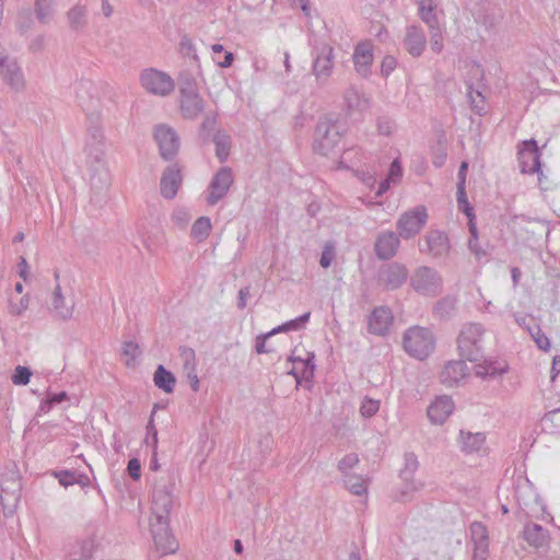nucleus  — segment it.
<instances>
[{
  "label": "nucleus",
  "mask_w": 560,
  "mask_h": 560,
  "mask_svg": "<svg viewBox=\"0 0 560 560\" xmlns=\"http://www.w3.org/2000/svg\"><path fill=\"white\" fill-rule=\"evenodd\" d=\"M345 485L347 489L354 495H362L368 491L366 480L357 475L345 476Z\"/></svg>",
  "instance_id": "nucleus-43"
},
{
  "label": "nucleus",
  "mask_w": 560,
  "mask_h": 560,
  "mask_svg": "<svg viewBox=\"0 0 560 560\" xmlns=\"http://www.w3.org/2000/svg\"><path fill=\"white\" fill-rule=\"evenodd\" d=\"M410 285L417 293L433 298L442 292L443 279L434 268L421 266L410 277Z\"/></svg>",
  "instance_id": "nucleus-6"
},
{
  "label": "nucleus",
  "mask_w": 560,
  "mask_h": 560,
  "mask_svg": "<svg viewBox=\"0 0 560 560\" xmlns=\"http://www.w3.org/2000/svg\"><path fill=\"white\" fill-rule=\"evenodd\" d=\"M179 358L183 362V370L196 369V353L195 350L189 347L179 348Z\"/></svg>",
  "instance_id": "nucleus-50"
},
{
  "label": "nucleus",
  "mask_w": 560,
  "mask_h": 560,
  "mask_svg": "<svg viewBox=\"0 0 560 560\" xmlns=\"http://www.w3.org/2000/svg\"><path fill=\"white\" fill-rule=\"evenodd\" d=\"M182 179L180 170L177 164L167 166L160 182L161 195L166 199H173L182 185Z\"/></svg>",
  "instance_id": "nucleus-23"
},
{
  "label": "nucleus",
  "mask_w": 560,
  "mask_h": 560,
  "mask_svg": "<svg viewBox=\"0 0 560 560\" xmlns=\"http://www.w3.org/2000/svg\"><path fill=\"white\" fill-rule=\"evenodd\" d=\"M343 100L350 112H362L369 106V100L354 86H349L345 91Z\"/></svg>",
  "instance_id": "nucleus-31"
},
{
  "label": "nucleus",
  "mask_w": 560,
  "mask_h": 560,
  "mask_svg": "<svg viewBox=\"0 0 560 560\" xmlns=\"http://www.w3.org/2000/svg\"><path fill=\"white\" fill-rule=\"evenodd\" d=\"M381 401L378 399L364 396L360 405V415L363 418H372L380 410Z\"/></svg>",
  "instance_id": "nucleus-47"
},
{
  "label": "nucleus",
  "mask_w": 560,
  "mask_h": 560,
  "mask_svg": "<svg viewBox=\"0 0 560 560\" xmlns=\"http://www.w3.org/2000/svg\"><path fill=\"white\" fill-rule=\"evenodd\" d=\"M179 47H180V51L184 55L189 56V57L192 56L194 58H196L195 45H194L192 40L189 37L184 36L180 39Z\"/></svg>",
  "instance_id": "nucleus-64"
},
{
  "label": "nucleus",
  "mask_w": 560,
  "mask_h": 560,
  "mask_svg": "<svg viewBox=\"0 0 560 560\" xmlns=\"http://www.w3.org/2000/svg\"><path fill=\"white\" fill-rule=\"evenodd\" d=\"M343 126L330 118L320 119L315 128L313 149L327 156L338 147L343 136Z\"/></svg>",
  "instance_id": "nucleus-2"
},
{
  "label": "nucleus",
  "mask_w": 560,
  "mask_h": 560,
  "mask_svg": "<svg viewBox=\"0 0 560 560\" xmlns=\"http://www.w3.org/2000/svg\"><path fill=\"white\" fill-rule=\"evenodd\" d=\"M404 467L400 470L416 472L419 467V462L417 456L413 453H407L405 454L404 458Z\"/></svg>",
  "instance_id": "nucleus-61"
},
{
  "label": "nucleus",
  "mask_w": 560,
  "mask_h": 560,
  "mask_svg": "<svg viewBox=\"0 0 560 560\" xmlns=\"http://www.w3.org/2000/svg\"><path fill=\"white\" fill-rule=\"evenodd\" d=\"M33 24L32 12L30 9H21L18 13L16 25L24 33L27 32Z\"/></svg>",
  "instance_id": "nucleus-54"
},
{
  "label": "nucleus",
  "mask_w": 560,
  "mask_h": 560,
  "mask_svg": "<svg viewBox=\"0 0 560 560\" xmlns=\"http://www.w3.org/2000/svg\"><path fill=\"white\" fill-rule=\"evenodd\" d=\"M428 220L427 209L423 206L402 213L397 220L396 226L399 236L409 240L423 229Z\"/></svg>",
  "instance_id": "nucleus-12"
},
{
  "label": "nucleus",
  "mask_w": 560,
  "mask_h": 560,
  "mask_svg": "<svg viewBox=\"0 0 560 560\" xmlns=\"http://www.w3.org/2000/svg\"><path fill=\"white\" fill-rule=\"evenodd\" d=\"M353 63L355 71L362 77L368 78L371 74L373 63V45L371 42H361L354 47Z\"/></svg>",
  "instance_id": "nucleus-18"
},
{
  "label": "nucleus",
  "mask_w": 560,
  "mask_h": 560,
  "mask_svg": "<svg viewBox=\"0 0 560 560\" xmlns=\"http://www.w3.org/2000/svg\"><path fill=\"white\" fill-rule=\"evenodd\" d=\"M54 0H35L34 9L37 20L47 23L52 14Z\"/></svg>",
  "instance_id": "nucleus-44"
},
{
  "label": "nucleus",
  "mask_w": 560,
  "mask_h": 560,
  "mask_svg": "<svg viewBox=\"0 0 560 560\" xmlns=\"http://www.w3.org/2000/svg\"><path fill=\"white\" fill-rule=\"evenodd\" d=\"M393 324V314L388 307L380 306L373 310L369 317V331L384 336Z\"/></svg>",
  "instance_id": "nucleus-25"
},
{
  "label": "nucleus",
  "mask_w": 560,
  "mask_h": 560,
  "mask_svg": "<svg viewBox=\"0 0 560 560\" xmlns=\"http://www.w3.org/2000/svg\"><path fill=\"white\" fill-rule=\"evenodd\" d=\"M335 52L334 48L329 45L318 47L314 54L312 72L319 86L325 85L334 71Z\"/></svg>",
  "instance_id": "nucleus-13"
},
{
  "label": "nucleus",
  "mask_w": 560,
  "mask_h": 560,
  "mask_svg": "<svg viewBox=\"0 0 560 560\" xmlns=\"http://www.w3.org/2000/svg\"><path fill=\"white\" fill-rule=\"evenodd\" d=\"M485 329L480 324L469 323L463 326L457 338L462 358L475 362L482 357V337Z\"/></svg>",
  "instance_id": "nucleus-4"
},
{
  "label": "nucleus",
  "mask_w": 560,
  "mask_h": 560,
  "mask_svg": "<svg viewBox=\"0 0 560 560\" xmlns=\"http://www.w3.org/2000/svg\"><path fill=\"white\" fill-rule=\"evenodd\" d=\"M310 317H311V313L307 312V313L296 317L295 319H291L280 326L273 328L272 332L277 334V332H281V331L299 330L310 320Z\"/></svg>",
  "instance_id": "nucleus-46"
},
{
  "label": "nucleus",
  "mask_w": 560,
  "mask_h": 560,
  "mask_svg": "<svg viewBox=\"0 0 560 560\" xmlns=\"http://www.w3.org/2000/svg\"><path fill=\"white\" fill-rule=\"evenodd\" d=\"M173 495L166 485H159L153 490L150 520H170Z\"/></svg>",
  "instance_id": "nucleus-15"
},
{
  "label": "nucleus",
  "mask_w": 560,
  "mask_h": 560,
  "mask_svg": "<svg viewBox=\"0 0 560 560\" xmlns=\"http://www.w3.org/2000/svg\"><path fill=\"white\" fill-rule=\"evenodd\" d=\"M153 137L162 159L171 161L177 155L180 148V139L173 127L167 124H159L154 127Z\"/></svg>",
  "instance_id": "nucleus-8"
},
{
  "label": "nucleus",
  "mask_w": 560,
  "mask_h": 560,
  "mask_svg": "<svg viewBox=\"0 0 560 560\" xmlns=\"http://www.w3.org/2000/svg\"><path fill=\"white\" fill-rule=\"evenodd\" d=\"M32 376V371L26 366H16L12 375V382L15 385H26Z\"/></svg>",
  "instance_id": "nucleus-55"
},
{
  "label": "nucleus",
  "mask_w": 560,
  "mask_h": 560,
  "mask_svg": "<svg viewBox=\"0 0 560 560\" xmlns=\"http://www.w3.org/2000/svg\"><path fill=\"white\" fill-rule=\"evenodd\" d=\"M402 177V168L400 161L398 159H395L388 170V174L386 178H384L380 185L378 189L376 191V196L381 197L383 194H385L392 184L398 183Z\"/></svg>",
  "instance_id": "nucleus-34"
},
{
  "label": "nucleus",
  "mask_w": 560,
  "mask_h": 560,
  "mask_svg": "<svg viewBox=\"0 0 560 560\" xmlns=\"http://www.w3.org/2000/svg\"><path fill=\"white\" fill-rule=\"evenodd\" d=\"M409 277V271L404 264L393 261L383 265L377 272V284L386 291L401 288Z\"/></svg>",
  "instance_id": "nucleus-10"
},
{
  "label": "nucleus",
  "mask_w": 560,
  "mask_h": 560,
  "mask_svg": "<svg viewBox=\"0 0 560 560\" xmlns=\"http://www.w3.org/2000/svg\"><path fill=\"white\" fill-rule=\"evenodd\" d=\"M528 331L530 332L534 341L536 342L537 347L544 351L549 350L550 348V341L549 338L541 331L540 327L535 325L534 328L526 327Z\"/></svg>",
  "instance_id": "nucleus-51"
},
{
  "label": "nucleus",
  "mask_w": 560,
  "mask_h": 560,
  "mask_svg": "<svg viewBox=\"0 0 560 560\" xmlns=\"http://www.w3.org/2000/svg\"><path fill=\"white\" fill-rule=\"evenodd\" d=\"M402 46L410 56L420 57L427 47V36L423 28L416 24L407 26Z\"/></svg>",
  "instance_id": "nucleus-17"
},
{
  "label": "nucleus",
  "mask_w": 560,
  "mask_h": 560,
  "mask_svg": "<svg viewBox=\"0 0 560 560\" xmlns=\"http://www.w3.org/2000/svg\"><path fill=\"white\" fill-rule=\"evenodd\" d=\"M430 32V44L434 52L440 54L443 49L442 31L439 24L428 27Z\"/></svg>",
  "instance_id": "nucleus-52"
},
{
  "label": "nucleus",
  "mask_w": 560,
  "mask_h": 560,
  "mask_svg": "<svg viewBox=\"0 0 560 560\" xmlns=\"http://www.w3.org/2000/svg\"><path fill=\"white\" fill-rule=\"evenodd\" d=\"M105 137L103 129L97 124L88 128L85 151L91 164V186L97 190L107 189L110 183V174L104 160Z\"/></svg>",
  "instance_id": "nucleus-1"
},
{
  "label": "nucleus",
  "mask_w": 560,
  "mask_h": 560,
  "mask_svg": "<svg viewBox=\"0 0 560 560\" xmlns=\"http://www.w3.org/2000/svg\"><path fill=\"white\" fill-rule=\"evenodd\" d=\"M469 530L474 545L472 560H486L489 548V536L486 526L480 522H474Z\"/></svg>",
  "instance_id": "nucleus-20"
},
{
  "label": "nucleus",
  "mask_w": 560,
  "mask_h": 560,
  "mask_svg": "<svg viewBox=\"0 0 560 560\" xmlns=\"http://www.w3.org/2000/svg\"><path fill=\"white\" fill-rule=\"evenodd\" d=\"M467 95L470 101L471 108L476 114L482 115L486 113L485 96L479 90H474L471 85H468Z\"/></svg>",
  "instance_id": "nucleus-45"
},
{
  "label": "nucleus",
  "mask_w": 560,
  "mask_h": 560,
  "mask_svg": "<svg viewBox=\"0 0 560 560\" xmlns=\"http://www.w3.org/2000/svg\"><path fill=\"white\" fill-rule=\"evenodd\" d=\"M94 552L92 540L75 541L69 547L68 558L70 560H91Z\"/></svg>",
  "instance_id": "nucleus-33"
},
{
  "label": "nucleus",
  "mask_w": 560,
  "mask_h": 560,
  "mask_svg": "<svg viewBox=\"0 0 560 560\" xmlns=\"http://www.w3.org/2000/svg\"><path fill=\"white\" fill-rule=\"evenodd\" d=\"M0 74L13 90L22 91L24 89V75L14 59L9 57L0 58Z\"/></svg>",
  "instance_id": "nucleus-21"
},
{
  "label": "nucleus",
  "mask_w": 560,
  "mask_h": 560,
  "mask_svg": "<svg viewBox=\"0 0 560 560\" xmlns=\"http://www.w3.org/2000/svg\"><path fill=\"white\" fill-rule=\"evenodd\" d=\"M517 161L522 173L524 174H539V182H541L540 172V153L537 142L534 139L525 140L518 145Z\"/></svg>",
  "instance_id": "nucleus-14"
},
{
  "label": "nucleus",
  "mask_w": 560,
  "mask_h": 560,
  "mask_svg": "<svg viewBox=\"0 0 560 560\" xmlns=\"http://www.w3.org/2000/svg\"><path fill=\"white\" fill-rule=\"evenodd\" d=\"M416 472L400 470L404 487L395 494V500L406 502L411 499V493L423 488V483L415 478Z\"/></svg>",
  "instance_id": "nucleus-28"
},
{
  "label": "nucleus",
  "mask_w": 560,
  "mask_h": 560,
  "mask_svg": "<svg viewBox=\"0 0 560 560\" xmlns=\"http://www.w3.org/2000/svg\"><path fill=\"white\" fill-rule=\"evenodd\" d=\"M213 143L215 145V155L220 162H224L231 150V137L224 131L218 130L213 136Z\"/></svg>",
  "instance_id": "nucleus-39"
},
{
  "label": "nucleus",
  "mask_w": 560,
  "mask_h": 560,
  "mask_svg": "<svg viewBox=\"0 0 560 560\" xmlns=\"http://www.w3.org/2000/svg\"><path fill=\"white\" fill-rule=\"evenodd\" d=\"M211 221L208 217H200L191 226V236L198 242L205 241L211 231Z\"/></svg>",
  "instance_id": "nucleus-41"
},
{
  "label": "nucleus",
  "mask_w": 560,
  "mask_h": 560,
  "mask_svg": "<svg viewBox=\"0 0 560 560\" xmlns=\"http://www.w3.org/2000/svg\"><path fill=\"white\" fill-rule=\"evenodd\" d=\"M233 180L232 170L226 166L221 167L209 184L208 203L211 206L218 203L228 194Z\"/></svg>",
  "instance_id": "nucleus-16"
},
{
  "label": "nucleus",
  "mask_w": 560,
  "mask_h": 560,
  "mask_svg": "<svg viewBox=\"0 0 560 560\" xmlns=\"http://www.w3.org/2000/svg\"><path fill=\"white\" fill-rule=\"evenodd\" d=\"M468 375V368L464 360H455L447 362L441 374V382L448 387H452L458 384L462 380H464Z\"/></svg>",
  "instance_id": "nucleus-26"
},
{
  "label": "nucleus",
  "mask_w": 560,
  "mask_h": 560,
  "mask_svg": "<svg viewBox=\"0 0 560 560\" xmlns=\"http://www.w3.org/2000/svg\"><path fill=\"white\" fill-rule=\"evenodd\" d=\"M1 490L3 494L0 498V503L15 509L21 498L22 485L20 471L14 463L8 466L2 475Z\"/></svg>",
  "instance_id": "nucleus-11"
},
{
  "label": "nucleus",
  "mask_w": 560,
  "mask_h": 560,
  "mask_svg": "<svg viewBox=\"0 0 560 560\" xmlns=\"http://www.w3.org/2000/svg\"><path fill=\"white\" fill-rule=\"evenodd\" d=\"M524 539L535 548L544 547L549 538L548 530L536 523H528L523 530Z\"/></svg>",
  "instance_id": "nucleus-30"
},
{
  "label": "nucleus",
  "mask_w": 560,
  "mask_h": 560,
  "mask_svg": "<svg viewBox=\"0 0 560 560\" xmlns=\"http://www.w3.org/2000/svg\"><path fill=\"white\" fill-rule=\"evenodd\" d=\"M359 463V457L355 453L347 454L338 464V469L345 476L350 475L349 471Z\"/></svg>",
  "instance_id": "nucleus-56"
},
{
  "label": "nucleus",
  "mask_w": 560,
  "mask_h": 560,
  "mask_svg": "<svg viewBox=\"0 0 560 560\" xmlns=\"http://www.w3.org/2000/svg\"><path fill=\"white\" fill-rule=\"evenodd\" d=\"M212 49V60L221 68H229L233 60L234 55L231 51H225L221 44H214Z\"/></svg>",
  "instance_id": "nucleus-42"
},
{
  "label": "nucleus",
  "mask_w": 560,
  "mask_h": 560,
  "mask_svg": "<svg viewBox=\"0 0 560 560\" xmlns=\"http://www.w3.org/2000/svg\"><path fill=\"white\" fill-rule=\"evenodd\" d=\"M428 252L433 257H443L450 252V241L445 233L441 231H431L425 236Z\"/></svg>",
  "instance_id": "nucleus-27"
},
{
  "label": "nucleus",
  "mask_w": 560,
  "mask_h": 560,
  "mask_svg": "<svg viewBox=\"0 0 560 560\" xmlns=\"http://www.w3.org/2000/svg\"><path fill=\"white\" fill-rule=\"evenodd\" d=\"M434 10L435 4L433 3V0L419 1L418 14L420 19L428 25V27H432L439 24Z\"/></svg>",
  "instance_id": "nucleus-40"
},
{
  "label": "nucleus",
  "mask_w": 560,
  "mask_h": 560,
  "mask_svg": "<svg viewBox=\"0 0 560 560\" xmlns=\"http://www.w3.org/2000/svg\"><path fill=\"white\" fill-rule=\"evenodd\" d=\"M399 244V236L396 233L393 231L382 232L375 241V255L382 260L390 259L396 255Z\"/></svg>",
  "instance_id": "nucleus-22"
},
{
  "label": "nucleus",
  "mask_w": 560,
  "mask_h": 560,
  "mask_svg": "<svg viewBox=\"0 0 560 560\" xmlns=\"http://www.w3.org/2000/svg\"><path fill=\"white\" fill-rule=\"evenodd\" d=\"M127 470L129 476L133 480H138L141 477V464L138 458H131L128 462Z\"/></svg>",
  "instance_id": "nucleus-62"
},
{
  "label": "nucleus",
  "mask_w": 560,
  "mask_h": 560,
  "mask_svg": "<svg viewBox=\"0 0 560 560\" xmlns=\"http://www.w3.org/2000/svg\"><path fill=\"white\" fill-rule=\"evenodd\" d=\"M454 402L447 395L439 396L428 407V418L433 424H442L453 413Z\"/></svg>",
  "instance_id": "nucleus-24"
},
{
  "label": "nucleus",
  "mask_w": 560,
  "mask_h": 560,
  "mask_svg": "<svg viewBox=\"0 0 560 560\" xmlns=\"http://www.w3.org/2000/svg\"><path fill=\"white\" fill-rule=\"evenodd\" d=\"M55 476L58 479L59 483L66 488L80 482L75 472H72L70 470H61L55 472Z\"/></svg>",
  "instance_id": "nucleus-57"
},
{
  "label": "nucleus",
  "mask_w": 560,
  "mask_h": 560,
  "mask_svg": "<svg viewBox=\"0 0 560 560\" xmlns=\"http://www.w3.org/2000/svg\"><path fill=\"white\" fill-rule=\"evenodd\" d=\"M456 304L457 300L454 296L446 295L434 304L433 315L439 319H447L454 314Z\"/></svg>",
  "instance_id": "nucleus-36"
},
{
  "label": "nucleus",
  "mask_w": 560,
  "mask_h": 560,
  "mask_svg": "<svg viewBox=\"0 0 560 560\" xmlns=\"http://www.w3.org/2000/svg\"><path fill=\"white\" fill-rule=\"evenodd\" d=\"M315 355L314 353L307 352L306 358L303 359L301 357L295 355L294 353L289 358L291 362H301L303 364L302 376L307 378L313 376L315 364H314Z\"/></svg>",
  "instance_id": "nucleus-48"
},
{
  "label": "nucleus",
  "mask_w": 560,
  "mask_h": 560,
  "mask_svg": "<svg viewBox=\"0 0 560 560\" xmlns=\"http://www.w3.org/2000/svg\"><path fill=\"white\" fill-rule=\"evenodd\" d=\"M150 532L161 556L173 555L178 550L179 544L172 534L170 520H150Z\"/></svg>",
  "instance_id": "nucleus-7"
},
{
  "label": "nucleus",
  "mask_w": 560,
  "mask_h": 560,
  "mask_svg": "<svg viewBox=\"0 0 560 560\" xmlns=\"http://www.w3.org/2000/svg\"><path fill=\"white\" fill-rule=\"evenodd\" d=\"M457 203L458 208L466 213L468 218L472 217L474 209L469 206L465 192V186H463V183L457 184Z\"/></svg>",
  "instance_id": "nucleus-53"
},
{
  "label": "nucleus",
  "mask_w": 560,
  "mask_h": 560,
  "mask_svg": "<svg viewBox=\"0 0 560 560\" xmlns=\"http://www.w3.org/2000/svg\"><path fill=\"white\" fill-rule=\"evenodd\" d=\"M172 220L179 226H185L189 220L190 215L185 209H176L172 214Z\"/></svg>",
  "instance_id": "nucleus-63"
},
{
  "label": "nucleus",
  "mask_w": 560,
  "mask_h": 560,
  "mask_svg": "<svg viewBox=\"0 0 560 560\" xmlns=\"http://www.w3.org/2000/svg\"><path fill=\"white\" fill-rule=\"evenodd\" d=\"M179 110L185 119L195 120L205 110V101L200 96L194 80L187 79L179 85Z\"/></svg>",
  "instance_id": "nucleus-5"
},
{
  "label": "nucleus",
  "mask_w": 560,
  "mask_h": 560,
  "mask_svg": "<svg viewBox=\"0 0 560 560\" xmlns=\"http://www.w3.org/2000/svg\"><path fill=\"white\" fill-rule=\"evenodd\" d=\"M121 354L125 358L126 365L131 366L135 364L136 359L141 354V350L133 341H126L122 345Z\"/></svg>",
  "instance_id": "nucleus-49"
},
{
  "label": "nucleus",
  "mask_w": 560,
  "mask_h": 560,
  "mask_svg": "<svg viewBox=\"0 0 560 560\" xmlns=\"http://www.w3.org/2000/svg\"><path fill=\"white\" fill-rule=\"evenodd\" d=\"M74 303L73 301H67L62 294V290L59 283L56 284L51 292L49 302L50 314L58 319H69L73 314Z\"/></svg>",
  "instance_id": "nucleus-19"
},
{
  "label": "nucleus",
  "mask_w": 560,
  "mask_h": 560,
  "mask_svg": "<svg viewBox=\"0 0 560 560\" xmlns=\"http://www.w3.org/2000/svg\"><path fill=\"white\" fill-rule=\"evenodd\" d=\"M140 82L142 88L153 95L166 96L174 90L173 79L167 73L153 68L141 72Z\"/></svg>",
  "instance_id": "nucleus-9"
},
{
  "label": "nucleus",
  "mask_w": 560,
  "mask_h": 560,
  "mask_svg": "<svg viewBox=\"0 0 560 560\" xmlns=\"http://www.w3.org/2000/svg\"><path fill=\"white\" fill-rule=\"evenodd\" d=\"M154 384L160 389L170 394L174 390V386L176 383L175 376L167 371L163 365H159L154 372L153 377Z\"/></svg>",
  "instance_id": "nucleus-37"
},
{
  "label": "nucleus",
  "mask_w": 560,
  "mask_h": 560,
  "mask_svg": "<svg viewBox=\"0 0 560 560\" xmlns=\"http://www.w3.org/2000/svg\"><path fill=\"white\" fill-rule=\"evenodd\" d=\"M395 128L394 121L387 117L377 119V130L381 135L389 136Z\"/></svg>",
  "instance_id": "nucleus-59"
},
{
  "label": "nucleus",
  "mask_w": 560,
  "mask_h": 560,
  "mask_svg": "<svg viewBox=\"0 0 560 560\" xmlns=\"http://www.w3.org/2000/svg\"><path fill=\"white\" fill-rule=\"evenodd\" d=\"M334 257H335V248L332 245L327 244L322 252L319 265L323 268H328L331 265Z\"/></svg>",
  "instance_id": "nucleus-58"
},
{
  "label": "nucleus",
  "mask_w": 560,
  "mask_h": 560,
  "mask_svg": "<svg viewBox=\"0 0 560 560\" xmlns=\"http://www.w3.org/2000/svg\"><path fill=\"white\" fill-rule=\"evenodd\" d=\"M69 25L72 30L79 31L88 23V10L83 4L73 5L67 13Z\"/></svg>",
  "instance_id": "nucleus-35"
},
{
  "label": "nucleus",
  "mask_w": 560,
  "mask_h": 560,
  "mask_svg": "<svg viewBox=\"0 0 560 560\" xmlns=\"http://www.w3.org/2000/svg\"><path fill=\"white\" fill-rule=\"evenodd\" d=\"M405 351L412 358L424 360L435 348V338L428 328L413 326L408 328L402 338Z\"/></svg>",
  "instance_id": "nucleus-3"
},
{
  "label": "nucleus",
  "mask_w": 560,
  "mask_h": 560,
  "mask_svg": "<svg viewBox=\"0 0 560 560\" xmlns=\"http://www.w3.org/2000/svg\"><path fill=\"white\" fill-rule=\"evenodd\" d=\"M397 61L393 56H385L381 65V73L384 77H388L396 68Z\"/></svg>",
  "instance_id": "nucleus-60"
},
{
  "label": "nucleus",
  "mask_w": 560,
  "mask_h": 560,
  "mask_svg": "<svg viewBox=\"0 0 560 560\" xmlns=\"http://www.w3.org/2000/svg\"><path fill=\"white\" fill-rule=\"evenodd\" d=\"M460 447L465 453H474L479 452L485 442L486 436L483 433H471L460 431Z\"/></svg>",
  "instance_id": "nucleus-32"
},
{
  "label": "nucleus",
  "mask_w": 560,
  "mask_h": 560,
  "mask_svg": "<svg viewBox=\"0 0 560 560\" xmlns=\"http://www.w3.org/2000/svg\"><path fill=\"white\" fill-rule=\"evenodd\" d=\"M514 495L521 506H527L530 500L536 498V493L534 492L530 482L525 478L517 479Z\"/></svg>",
  "instance_id": "nucleus-38"
},
{
  "label": "nucleus",
  "mask_w": 560,
  "mask_h": 560,
  "mask_svg": "<svg viewBox=\"0 0 560 560\" xmlns=\"http://www.w3.org/2000/svg\"><path fill=\"white\" fill-rule=\"evenodd\" d=\"M508 371L509 364L505 361L485 360L483 363L476 366L475 373L481 378H495Z\"/></svg>",
  "instance_id": "nucleus-29"
}]
</instances>
